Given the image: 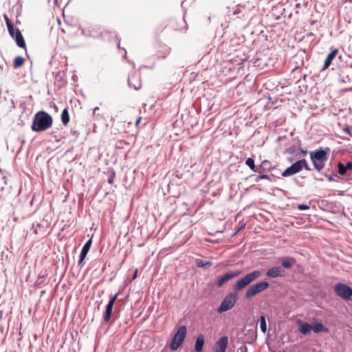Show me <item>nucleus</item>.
<instances>
[{"mask_svg":"<svg viewBox=\"0 0 352 352\" xmlns=\"http://www.w3.org/2000/svg\"><path fill=\"white\" fill-rule=\"evenodd\" d=\"M52 123V117L48 113L40 111L34 115L31 129L35 132L44 131L50 129Z\"/></svg>","mask_w":352,"mask_h":352,"instance_id":"obj_1","label":"nucleus"},{"mask_svg":"<svg viewBox=\"0 0 352 352\" xmlns=\"http://www.w3.org/2000/svg\"><path fill=\"white\" fill-rule=\"evenodd\" d=\"M186 335V326H181L179 327L177 331L172 338V341L170 344L171 350H177L183 343Z\"/></svg>","mask_w":352,"mask_h":352,"instance_id":"obj_6","label":"nucleus"},{"mask_svg":"<svg viewBox=\"0 0 352 352\" xmlns=\"http://www.w3.org/2000/svg\"><path fill=\"white\" fill-rule=\"evenodd\" d=\"M248 352V347L245 345L241 346L239 348L238 352Z\"/></svg>","mask_w":352,"mask_h":352,"instance_id":"obj_34","label":"nucleus"},{"mask_svg":"<svg viewBox=\"0 0 352 352\" xmlns=\"http://www.w3.org/2000/svg\"><path fill=\"white\" fill-rule=\"evenodd\" d=\"M24 62H25L24 58H23L22 56H16L14 60L13 67L14 69H18L23 65Z\"/></svg>","mask_w":352,"mask_h":352,"instance_id":"obj_24","label":"nucleus"},{"mask_svg":"<svg viewBox=\"0 0 352 352\" xmlns=\"http://www.w3.org/2000/svg\"><path fill=\"white\" fill-rule=\"evenodd\" d=\"M309 208V206L305 204H299L298 206V209L300 210H305Z\"/></svg>","mask_w":352,"mask_h":352,"instance_id":"obj_31","label":"nucleus"},{"mask_svg":"<svg viewBox=\"0 0 352 352\" xmlns=\"http://www.w3.org/2000/svg\"><path fill=\"white\" fill-rule=\"evenodd\" d=\"M137 275H138V270H136L135 271L133 276V279H135L137 277Z\"/></svg>","mask_w":352,"mask_h":352,"instance_id":"obj_42","label":"nucleus"},{"mask_svg":"<svg viewBox=\"0 0 352 352\" xmlns=\"http://www.w3.org/2000/svg\"><path fill=\"white\" fill-rule=\"evenodd\" d=\"M54 3L55 5H58V0H54Z\"/></svg>","mask_w":352,"mask_h":352,"instance_id":"obj_46","label":"nucleus"},{"mask_svg":"<svg viewBox=\"0 0 352 352\" xmlns=\"http://www.w3.org/2000/svg\"><path fill=\"white\" fill-rule=\"evenodd\" d=\"M285 274V271L280 267H273L266 272V276L273 278L283 277Z\"/></svg>","mask_w":352,"mask_h":352,"instance_id":"obj_12","label":"nucleus"},{"mask_svg":"<svg viewBox=\"0 0 352 352\" xmlns=\"http://www.w3.org/2000/svg\"><path fill=\"white\" fill-rule=\"evenodd\" d=\"M344 71H342V74H340V76L342 77V81L343 82H346L347 81H349V82L350 78H349V76H348V75H346V78H347V80H344V76H342V75H344Z\"/></svg>","mask_w":352,"mask_h":352,"instance_id":"obj_35","label":"nucleus"},{"mask_svg":"<svg viewBox=\"0 0 352 352\" xmlns=\"http://www.w3.org/2000/svg\"><path fill=\"white\" fill-rule=\"evenodd\" d=\"M334 292L344 300H349L352 298V288L342 283L335 285Z\"/></svg>","mask_w":352,"mask_h":352,"instance_id":"obj_8","label":"nucleus"},{"mask_svg":"<svg viewBox=\"0 0 352 352\" xmlns=\"http://www.w3.org/2000/svg\"><path fill=\"white\" fill-rule=\"evenodd\" d=\"M123 50L124 51L125 54H124V58H126V51L124 48H123Z\"/></svg>","mask_w":352,"mask_h":352,"instance_id":"obj_45","label":"nucleus"},{"mask_svg":"<svg viewBox=\"0 0 352 352\" xmlns=\"http://www.w3.org/2000/svg\"><path fill=\"white\" fill-rule=\"evenodd\" d=\"M115 177V173H113L112 175H111L108 179L109 184H112L113 182Z\"/></svg>","mask_w":352,"mask_h":352,"instance_id":"obj_36","label":"nucleus"},{"mask_svg":"<svg viewBox=\"0 0 352 352\" xmlns=\"http://www.w3.org/2000/svg\"><path fill=\"white\" fill-rule=\"evenodd\" d=\"M71 133H73L74 135H76L77 133V131H71Z\"/></svg>","mask_w":352,"mask_h":352,"instance_id":"obj_48","label":"nucleus"},{"mask_svg":"<svg viewBox=\"0 0 352 352\" xmlns=\"http://www.w3.org/2000/svg\"><path fill=\"white\" fill-rule=\"evenodd\" d=\"M302 170L300 160L292 164L289 167L287 168L283 173V177H289L296 174Z\"/></svg>","mask_w":352,"mask_h":352,"instance_id":"obj_10","label":"nucleus"},{"mask_svg":"<svg viewBox=\"0 0 352 352\" xmlns=\"http://www.w3.org/2000/svg\"><path fill=\"white\" fill-rule=\"evenodd\" d=\"M281 263L283 267L289 269L295 263V259L293 258H283Z\"/></svg>","mask_w":352,"mask_h":352,"instance_id":"obj_21","label":"nucleus"},{"mask_svg":"<svg viewBox=\"0 0 352 352\" xmlns=\"http://www.w3.org/2000/svg\"><path fill=\"white\" fill-rule=\"evenodd\" d=\"M228 344V338L227 336L221 337L214 344V352H226Z\"/></svg>","mask_w":352,"mask_h":352,"instance_id":"obj_11","label":"nucleus"},{"mask_svg":"<svg viewBox=\"0 0 352 352\" xmlns=\"http://www.w3.org/2000/svg\"><path fill=\"white\" fill-rule=\"evenodd\" d=\"M113 305L107 304L105 308L104 314L103 316V322L107 323L111 317Z\"/></svg>","mask_w":352,"mask_h":352,"instance_id":"obj_20","label":"nucleus"},{"mask_svg":"<svg viewBox=\"0 0 352 352\" xmlns=\"http://www.w3.org/2000/svg\"><path fill=\"white\" fill-rule=\"evenodd\" d=\"M338 53V50L337 49H334L328 54L324 63L323 69H325L329 67L332 60L335 58Z\"/></svg>","mask_w":352,"mask_h":352,"instance_id":"obj_16","label":"nucleus"},{"mask_svg":"<svg viewBox=\"0 0 352 352\" xmlns=\"http://www.w3.org/2000/svg\"><path fill=\"white\" fill-rule=\"evenodd\" d=\"M261 179H267L270 182L272 181L270 177L268 175H265V174H261L259 175L256 176L254 181H255V182H258Z\"/></svg>","mask_w":352,"mask_h":352,"instance_id":"obj_27","label":"nucleus"},{"mask_svg":"<svg viewBox=\"0 0 352 352\" xmlns=\"http://www.w3.org/2000/svg\"><path fill=\"white\" fill-rule=\"evenodd\" d=\"M118 296V294H116L114 296H111L107 304H110L111 305H114L115 302L117 300Z\"/></svg>","mask_w":352,"mask_h":352,"instance_id":"obj_29","label":"nucleus"},{"mask_svg":"<svg viewBox=\"0 0 352 352\" xmlns=\"http://www.w3.org/2000/svg\"><path fill=\"white\" fill-rule=\"evenodd\" d=\"M299 151L300 153H302L303 155H306L308 153V151L307 150H303L302 148H300Z\"/></svg>","mask_w":352,"mask_h":352,"instance_id":"obj_40","label":"nucleus"},{"mask_svg":"<svg viewBox=\"0 0 352 352\" xmlns=\"http://www.w3.org/2000/svg\"><path fill=\"white\" fill-rule=\"evenodd\" d=\"M338 173L341 175H344L346 173L347 169L344 166V164L342 162L338 164Z\"/></svg>","mask_w":352,"mask_h":352,"instance_id":"obj_26","label":"nucleus"},{"mask_svg":"<svg viewBox=\"0 0 352 352\" xmlns=\"http://www.w3.org/2000/svg\"><path fill=\"white\" fill-rule=\"evenodd\" d=\"M268 163V161L267 160H264L263 162H262V164L259 166V167H256L255 166V164H254V160L252 157H248L246 160H245V164L252 170H253L254 172H256V173H261V169H262V166H265L266 164Z\"/></svg>","mask_w":352,"mask_h":352,"instance_id":"obj_14","label":"nucleus"},{"mask_svg":"<svg viewBox=\"0 0 352 352\" xmlns=\"http://www.w3.org/2000/svg\"><path fill=\"white\" fill-rule=\"evenodd\" d=\"M261 272L260 270H254L250 273L247 274L243 278L239 279L233 285V290L234 292H239L245 288L251 283L254 281L256 278L260 277Z\"/></svg>","mask_w":352,"mask_h":352,"instance_id":"obj_3","label":"nucleus"},{"mask_svg":"<svg viewBox=\"0 0 352 352\" xmlns=\"http://www.w3.org/2000/svg\"><path fill=\"white\" fill-rule=\"evenodd\" d=\"M141 118H139L136 121V124H138L140 122Z\"/></svg>","mask_w":352,"mask_h":352,"instance_id":"obj_47","label":"nucleus"},{"mask_svg":"<svg viewBox=\"0 0 352 352\" xmlns=\"http://www.w3.org/2000/svg\"><path fill=\"white\" fill-rule=\"evenodd\" d=\"M69 114L67 109H64L61 113V121L66 126L69 122Z\"/></svg>","mask_w":352,"mask_h":352,"instance_id":"obj_22","label":"nucleus"},{"mask_svg":"<svg viewBox=\"0 0 352 352\" xmlns=\"http://www.w3.org/2000/svg\"><path fill=\"white\" fill-rule=\"evenodd\" d=\"M348 182L350 184H352V178H349L348 179Z\"/></svg>","mask_w":352,"mask_h":352,"instance_id":"obj_44","label":"nucleus"},{"mask_svg":"<svg viewBox=\"0 0 352 352\" xmlns=\"http://www.w3.org/2000/svg\"><path fill=\"white\" fill-rule=\"evenodd\" d=\"M296 150L294 146L287 148L285 150V153L294 154Z\"/></svg>","mask_w":352,"mask_h":352,"instance_id":"obj_30","label":"nucleus"},{"mask_svg":"<svg viewBox=\"0 0 352 352\" xmlns=\"http://www.w3.org/2000/svg\"><path fill=\"white\" fill-rule=\"evenodd\" d=\"M128 85L130 87L133 88L135 90H139L141 88V82L137 79L135 75H131L128 78Z\"/></svg>","mask_w":352,"mask_h":352,"instance_id":"obj_15","label":"nucleus"},{"mask_svg":"<svg viewBox=\"0 0 352 352\" xmlns=\"http://www.w3.org/2000/svg\"><path fill=\"white\" fill-rule=\"evenodd\" d=\"M326 177L327 178V179L329 181V182H331V181H333L334 179L333 177V176L330 175H326Z\"/></svg>","mask_w":352,"mask_h":352,"instance_id":"obj_39","label":"nucleus"},{"mask_svg":"<svg viewBox=\"0 0 352 352\" xmlns=\"http://www.w3.org/2000/svg\"><path fill=\"white\" fill-rule=\"evenodd\" d=\"M236 302V295L232 292L228 293L223 298L220 306L218 307L217 312L219 314H222L228 310H230L234 306Z\"/></svg>","mask_w":352,"mask_h":352,"instance_id":"obj_7","label":"nucleus"},{"mask_svg":"<svg viewBox=\"0 0 352 352\" xmlns=\"http://www.w3.org/2000/svg\"><path fill=\"white\" fill-rule=\"evenodd\" d=\"M330 151L331 149L329 147H320L310 153L311 161L317 170L320 171L324 168Z\"/></svg>","mask_w":352,"mask_h":352,"instance_id":"obj_2","label":"nucleus"},{"mask_svg":"<svg viewBox=\"0 0 352 352\" xmlns=\"http://www.w3.org/2000/svg\"><path fill=\"white\" fill-rule=\"evenodd\" d=\"M300 162H301V169L302 170V168H305L307 170H311V168L309 166L306 160L302 159V160H300Z\"/></svg>","mask_w":352,"mask_h":352,"instance_id":"obj_28","label":"nucleus"},{"mask_svg":"<svg viewBox=\"0 0 352 352\" xmlns=\"http://www.w3.org/2000/svg\"><path fill=\"white\" fill-rule=\"evenodd\" d=\"M48 1H50V0H48Z\"/></svg>","mask_w":352,"mask_h":352,"instance_id":"obj_51","label":"nucleus"},{"mask_svg":"<svg viewBox=\"0 0 352 352\" xmlns=\"http://www.w3.org/2000/svg\"><path fill=\"white\" fill-rule=\"evenodd\" d=\"M3 17L5 19V22H11L6 14H3Z\"/></svg>","mask_w":352,"mask_h":352,"instance_id":"obj_41","label":"nucleus"},{"mask_svg":"<svg viewBox=\"0 0 352 352\" xmlns=\"http://www.w3.org/2000/svg\"><path fill=\"white\" fill-rule=\"evenodd\" d=\"M98 110H99L98 107H95L94 109V113H96V112L98 111Z\"/></svg>","mask_w":352,"mask_h":352,"instance_id":"obj_43","label":"nucleus"},{"mask_svg":"<svg viewBox=\"0 0 352 352\" xmlns=\"http://www.w3.org/2000/svg\"><path fill=\"white\" fill-rule=\"evenodd\" d=\"M45 276H46V275H45V274H43V275H42V276H38V279H37V280H36V283H37V284H41V282H38V281H39V279L44 278H45Z\"/></svg>","mask_w":352,"mask_h":352,"instance_id":"obj_37","label":"nucleus"},{"mask_svg":"<svg viewBox=\"0 0 352 352\" xmlns=\"http://www.w3.org/2000/svg\"><path fill=\"white\" fill-rule=\"evenodd\" d=\"M270 284L267 281L263 280L258 282L255 284L250 285L245 293V298L246 299L251 298L256 294L262 292L267 288H268Z\"/></svg>","mask_w":352,"mask_h":352,"instance_id":"obj_4","label":"nucleus"},{"mask_svg":"<svg viewBox=\"0 0 352 352\" xmlns=\"http://www.w3.org/2000/svg\"><path fill=\"white\" fill-rule=\"evenodd\" d=\"M91 243H92V240H91V239H90L83 245V247L81 250L80 254L78 265H81V263H82L84 259L86 258L88 252L90 250Z\"/></svg>","mask_w":352,"mask_h":352,"instance_id":"obj_13","label":"nucleus"},{"mask_svg":"<svg viewBox=\"0 0 352 352\" xmlns=\"http://www.w3.org/2000/svg\"><path fill=\"white\" fill-rule=\"evenodd\" d=\"M241 274V271L239 270H230L227 272L223 276L219 277L217 280L215 282V285L220 288L221 287L226 283L228 282L229 280L233 279L235 277L239 276Z\"/></svg>","mask_w":352,"mask_h":352,"instance_id":"obj_9","label":"nucleus"},{"mask_svg":"<svg viewBox=\"0 0 352 352\" xmlns=\"http://www.w3.org/2000/svg\"><path fill=\"white\" fill-rule=\"evenodd\" d=\"M260 328L263 333H265L267 331L266 320L264 316H261L259 318Z\"/></svg>","mask_w":352,"mask_h":352,"instance_id":"obj_25","label":"nucleus"},{"mask_svg":"<svg viewBox=\"0 0 352 352\" xmlns=\"http://www.w3.org/2000/svg\"><path fill=\"white\" fill-rule=\"evenodd\" d=\"M169 52H170V50L168 49H166L165 52L162 57L164 58H166V56L169 54Z\"/></svg>","mask_w":352,"mask_h":352,"instance_id":"obj_38","label":"nucleus"},{"mask_svg":"<svg viewBox=\"0 0 352 352\" xmlns=\"http://www.w3.org/2000/svg\"><path fill=\"white\" fill-rule=\"evenodd\" d=\"M10 36L16 41V45L21 48L25 47V42L20 30L14 26V23H6Z\"/></svg>","mask_w":352,"mask_h":352,"instance_id":"obj_5","label":"nucleus"},{"mask_svg":"<svg viewBox=\"0 0 352 352\" xmlns=\"http://www.w3.org/2000/svg\"><path fill=\"white\" fill-rule=\"evenodd\" d=\"M118 47L120 48V42L118 43Z\"/></svg>","mask_w":352,"mask_h":352,"instance_id":"obj_50","label":"nucleus"},{"mask_svg":"<svg viewBox=\"0 0 352 352\" xmlns=\"http://www.w3.org/2000/svg\"><path fill=\"white\" fill-rule=\"evenodd\" d=\"M204 342H205L204 336L202 334L199 335L196 339L195 344V350L197 352L202 351Z\"/></svg>","mask_w":352,"mask_h":352,"instance_id":"obj_18","label":"nucleus"},{"mask_svg":"<svg viewBox=\"0 0 352 352\" xmlns=\"http://www.w3.org/2000/svg\"><path fill=\"white\" fill-rule=\"evenodd\" d=\"M57 22H58V23H60V19H59L58 18H57Z\"/></svg>","mask_w":352,"mask_h":352,"instance_id":"obj_49","label":"nucleus"},{"mask_svg":"<svg viewBox=\"0 0 352 352\" xmlns=\"http://www.w3.org/2000/svg\"><path fill=\"white\" fill-rule=\"evenodd\" d=\"M299 331L301 333L306 335L311 332L312 327L307 322H298Z\"/></svg>","mask_w":352,"mask_h":352,"instance_id":"obj_19","label":"nucleus"},{"mask_svg":"<svg viewBox=\"0 0 352 352\" xmlns=\"http://www.w3.org/2000/svg\"><path fill=\"white\" fill-rule=\"evenodd\" d=\"M344 166L346 167L347 170H352V162H351V161L347 162V163L346 164V165H344Z\"/></svg>","mask_w":352,"mask_h":352,"instance_id":"obj_33","label":"nucleus"},{"mask_svg":"<svg viewBox=\"0 0 352 352\" xmlns=\"http://www.w3.org/2000/svg\"><path fill=\"white\" fill-rule=\"evenodd\" d=\"M312 330L314 333L329 332V329L323 325L321 322H315L311 325Z\"/></svg>","mask_w":352,"mask_h":352,"instance_id":"obj_17","label":"nucleus"},{"mask_svg":"<svg viewBox=\"0 0 352 352\" xmlns=\"http://www.w3.org/2000/svg\"><path fill=\"white\" fill-rule=\"evenodd\" d=\"M195 263L198 267H202V268H208L212 264L210 261H204L199 258L196 259Z\"/></svg>","mask_w":352,"mask_h":352,"instance_id":"obj_23","label":"nucleus"},{"mask_svg":"<svg viewBox=\"0 0 352 352\" xmlns=\"http://www.w3.org/2000/svg\"><path fill=\"white\" fill-rule=\"evenodd\" d=\"M343 131L346 133V134L349 135L350 136H352V133L351 132V129L349 126H346L343 128Z\"/></svg>","mask_w":352,"mask_h":352,"instance_id":"obj_32","label":"nucleus"}]
</instances>
